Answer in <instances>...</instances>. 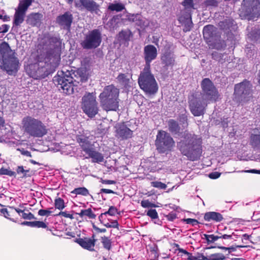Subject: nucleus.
Wrapping results in <instances>:
<instances>
[{
  "mask_svg": "<svg viewBox=\"0 0 260 260\" xmlns=\"http://www.w3.org/2000/svg\"><path fill=\"white\" fill-rule=\"evenodd\" d=\"M30 59L35 62L28 66V74L35 79H44L49 75V47L47 44H39L31 53Z\"/></svg>",
  "mask_w": 260,
  "mask_h": 260,
  "instance_id": "nucleus-1",
  "label": "nucleus"
},
{
  "mask_svg": "<svg viewBox=\"0 0 260 260\" xmlns=\"http://www.w3.org/2000/svg\"><path fill=\"white\" fill-rule=\"evenodd\" d=\"M181 153L188 159L195 161L200 159L202 153V141L195 135H187L178 143Z\"/></svg>",
  "mask_w": 260,
  "mask_h": 260,
  "instance_id": "nucleus-2",
  "label": "nucleus"
},
{
  "mask_svg": "<svg viewBox=\"0 0 260 260\" xmlns=\"http://www.w3.org/2000/svg\"><path fill=\"white\" fill-rule=\"evenodd\" d=\"M119 90L113 85L106 86L99 95L101 105L107 111H116L119 107Z\"/></svg>",
  "mask_w": 260,
  "mask_h": 260,
  "instance_id": "nucleus-3",
  "label": "nucleus"
},
{
  "mask_svg": "<svg viewBox=\"0 0 260 260\" xmlns=\"http://www.w3.org/2000/svg\"><path fill=\"white\" fill-rule=\"evenodd\" d=\"M0 58L3 61L2 69L5 70L8 74L12 75L17 71L19 61L15 56V52L6 42L0 44Z\"/></svg>",
  "mask_w": 260,
  "mask_h": 260,
  "instance_id": "nucleus-4",
  "label": "nucleus"
},
{
  "mask_svg": "<svg viewBox=\"0 0 260 260\" xmlns=\"http://www.w3.org/2000/svg\"><path fill=\"white\" fill-rule=\"evenodd\" d=\"M22 123L24 131L33 137H42L47 133L45 125L40 120L32 117H24Z\"/></svg>",
  "mask_w": 260,
  "mask_h": 260,
  "instance_id": "nucleus-5",
  "label": "nucleus"
},
{
  "mask_svg": "<svg viewBox=\"0 0 260 260\" xmlns=\"http://www.w3.org/2000/svg\"><path fill=\"white\" fill-rule=\"evenodd\" d=\"M138 83L146 94H154L158 90V85L154 76L151 73L150 69H144L138 78Z\"/></svg>",
  "mask_w": 260,
  "mask_h": 260,
  "instance_id": "nucleus-6",
  "label": "nucleus"
},
{
  "mask_svg": "<svg viewBox=\"0 0 260 260\" xmlns=\"http://www.w3.org/2000/svg\"><path fill=\"white\" fill-rule=\"evenodd\" d=\"M81 109L89 117H94L98 113V102L93 93H86L81 100Z\"/></svg>",
  "mask_w": 260,
  "mask_h": 260,
  "instance_id": "nucleus-7",
  "label": "nucleus"
},
{
  "mask_svg": "<svg viewBox=\"0 0 260 260\" xmlns=\"http://www.w3.org/2000/svg\"><path fill=\"white\" fill-rule=\"evenodd\" d=\"M101 41V33L99 30L95 29L86 34L80 44L83 49H92L99 47Z\"/></svg>",
  "mask_w": 260,
  "mask_h": 260,
  "instance_id": "nucleus-8",
  "label": "nucleus"
},
{
  "mask_svg": "<svg viewBox=\"0 0 260 260\" xmlns=\"http://www.w3.org/2000/svg\"><path fill=\"white\" fill-rule=\"evenodd\" d=\"M61 42L57 37L50 38V64L54 70L60 59Z\"/></svg>",
  "mask_w": 260,
  "mask_h": 260,
  "instance_id": "nucleus-9",
  "label": "nucleus"
},
{
  "mask_svg": "<svg viewBox=\"0 0 260 260\" xmlns=\"http://www.w3.org/2000/svg\"><path fill=\"white\" fill-rule=\"evenodd\" d=\"M251 85L249 82L245 81L235 86L234 99L237 102H245L251 96Z\"/></svg>",
  "mask_w": 260,
  "mask_h": 260,
  "instance_id": "nucleus-10",
  "label": "nucleus"
},
{
  "mask_svg": "<svg viewBox=\"0 0 260 260\" xmlns=\"http://www.w3.org/2000/svg\"><path fill=\"white\" fill-rule=\"evenodd\" d=\"M175 142L170 135L164 131H159L156 136L155 145L160 152H165L170 150Z\"/></svg>",
  "mask_w": 260,
  "mask_h": 260,
  "instance_id": "nucleus-11",
  "label": "nucleus"
},
{
  "mask_svg": "<svg viewBox=\"0 0 260 260\" xmlns=\"http://www.w3.org/2000/svg\"><path fill=\"white\" fill-rule=\"evenodd\" d=\"M53 82L57 86L59 90H62L67 94L74 92L73 79L72 77L57 75L53 78Z\"/></svg>",
  "mask_w": 260,
  "mask_h": 260,
  "instance_id": "nucleus-12",
  "label": "nucleus"
},
{
  "mask_svg": "<svg viewBox=\"0 0 260 260\" xmlns=\"http://www.w3.org/2000/svg\"><path fill=\"white\" fill-rule=\"evenodd\" d=\"M201 86L203 91V100H214L216 101L219 96L217 89L213 85L212 81L208 78L203 80Z\"/></svg>",
  "mask_w": 260,
  "mask_h": 260,
  "instance_id": "nucleus-13",
  "label": "nucleus"
},
{
  "mask_svg": "<svg viewBox=\"0 0 260 260\" xmlns=\"http://www.w3.org/2000/svg\"><path fill=\"white\" fill-rule=\"evenodd\" d=\"M206 100H203L202 98H195L189 102V108L191 113L194 116H199L204 114L205 107L207 106Z\"/></svg>",
  "mask_w": 260,
  "mask_h": 260,
  "instance_id": "nucleus-14",
  "label": "nucleus"
},
{
  "mask_svg": "<svg viewBox=\"0 0 260 260\" xmlns=\"http://www.w3.org/2000/svg\"><path fill=\"white\" fill-rule=\"evenodd\" d=\"M157 49L152 45H148L144 48V59L146 62L145 69H150V62L156 58Z\"/></svg>",
  "mask_w": 260,
  "mask_h": 260,
  "instance_id": "nucleus-15",
  "label": "nucleus"
},
{
  "mask_svg": "<svg viewBox=\"0 0 260 260\" xmlns=\"http://www.w3.org/2000/svg\"><path fill=\"white\" fill-rule=\"evenodd\" d=\"M76 5L77 7L84 8L90 12L98 13L99 11V5L92 0H78Z\"/></svg>",
  "mask_w": 260,
  "mask_h": 260,
  "instance_id": "nucleus-16",
  "label": "nucleus"
},
{
  "mask_svg": "<svg viewBox=\"0 0 260 260\" xmlns=\"http://www.w3.org/2000/svg\"><path fill=\"white\" fill-rule=\"evenodd\" d=\"M116 137L122 139H127L131 138L133 131L127 127L124 124H118L116 126Z\"/></svg>",
  "mask_w": 260,
  "mask_h": 260,
  "instance_id": "nucleus-17",
  "label": "nucleus"
},
{
  "mask_svg": "<svg viewBox=\"0 0 260 260\" xmlns=\"http://www.w3.org/2000/svg\"><path fill=\"white\" fill-rule=\"evenodd\" d=\"M73 21L72 15L70 12H66L57 17V22L63 28L69 29Z\"/></svg>",
  "mask_w": 260,
  "mask_h": 260,
  "instance_id": "nucleus-18",
  "label": "nucleus"
},
{
  "mask_svg": "<svg viewBox=\"0 0 260 260\" xmlns=\"http://www.w3.org/2000/svg\"><path fill=\"white\" fill-rule=\"evenodd\" d=\"M94 237V235H93L91 239L88 238H79L76 240V242L82 248L90 251H93L96 241Z\"/></svg>",
  "mask_w": 260,
  "mask_h": 260,
  "instance_id": "nucleus-19",
  "label": "nucleus"
},
{
  "mask_svg": "<svg viewBox=\"0 0 260 260\" xmlns=\"http://www.w3.org/2000/svg\"><path fill=\"white\" fill-rule=\"evenodd\" d=\"M203 33L204 38L210 41L216 37L217 29L213 25H208L204 27Z\"/></svg>",
  "mask_w": 260,
  "mask_h": 260,
  "instance_id": "nucleus-20",
  "label": "nucleus"
},
{
  "mask_svg": "<svg viewBox=\"0 0 260 260\" xmlns=\"http://www.w3.org/2000/svg\"><path fill=\"white\" fill-rule=\"evenodd\" d=\"M1 212L4 214L5 218L13 221L16 222V211H15V207L9 206L8 208H2L0 210Z\"/></svg>",
  "mask_w": 260,
  "mask_h": 260,
  "instance_id": "nucleus-21",
  "label": "nucleus"
},
{
  "mask_svg": "<svg viewBox=\"0 0 260 260\" xmlns=\"http://www.w3.org/2000/svg\"><path fill=\"white\" fill-rule=\"evenodd\" d=\"M179 21L184 23V26L183 31L185 32L189 31L192 27L193 23L191 21V15L188 13L186 15V17H180Z\"/></svg>",
  "mask_w": 260,
  "mask_h": 260,
  "instance_id": "nucleus-22",
  "label": "nucleus"
},
{
  "mask_svg": "<svg viewBox=\"0 0 260 260\" xmlns=\"http://www.w3.org/2000/svg\"><path fill=\"white\" fill-rule=\"evenodd\" d=\"M26 13L16 9L14 16L13 25L20 26L23 23Z\"/></svg>",
  "mask_w": 260,
  "mask_h": 260,
  "instance_id": "nucleus-23",
  "label": "nucleus"
},
{
  "mask_svg": "<svg viewBox=\"0 0 260 260\" xmlns=\"http://www.w3.org/2000/svg\"><path fill=\"white\" fill-rule=\"evenodd\" d=\"M77 142L80 144L83 150L86 153L91 148H90V143L88 140L87 137L84 136H79L77 138Z\"/></svg>",
  "mask_w": 260,
  "mask_h": 260,
  "instance_id": "nucleus-24",
  "label": "nucleus"
},
{
  "mask_svg": "<svg viewBox=\"0 0 260 260\" xmlns=\"http://www.w3.org/2000/svg\"><path fill=\"white\" fill-rule=\"evenodd\" d=\"M204 219L207 221H210L211 220H214L217 222L221 221L223 219L222 215L215 212H209L205 214Z\"/></svg>",
  "mask_w": 260,
  "mask_h": 260,
  "instance_id": "nucleus-25",
  "label": "nucleus"
},
{
  "mask_svg": "<svg viewBox=\"0 0 260 260\" xmlns=\"http://www.w3.org/2000/svg\"><path fill=\"white\" fill-rule=\"evenodd\" d=\"M40 22V14L39 13L30 14L27 18L26 23L32 26L37 25Z\"/></svg>",
  "mask_w": 260,
  "mask_h": 260,
  "instance_id": "nucleus-26",
  "label": "nucleus"
},
{
  "mask_svg": "<svg viewBox=\"0 0 260 260\" xmlns=\"http://www.w3.org/2000/svg\"><path fill=\"white\" fill-rule=\"evenodd\" d=\"M86 153L92 159V162L100 163L104 160V156L99 152L90 149Z\"/></svg>",
  "mask_w": 260,
  "mask_h": 260,
  "instance_id": "nucleus-27",
  "label": "nucleus"
},
{
  "mask_svg": "<svg viewBox=\"0 0 260 260\" xmlns=\"http://www.w3.org/2000/svg\"><path fill=\"white\" fill-rule=\"evenodd\" d=\"M116 79L118 83L122 86L125 87L129 86L130 79L127 74L122 73L119 74L116 78Z\"/></svg>",
  "mask_w": 260,
  "mask_h": 260,
  "instance_id": "nucleus-28",
  "label": "nucleus"
},
{
  "mask_svg": "<svg viewBox=\"0 0 260 260\" xmlns=\"http://www.w3.org/2000/svg\"><path fill=\"white\" fill-rule=\"evenodd\" d=\"M33 0H21L20 1L18 7V10L26 13L28 7L32 4Z\"/></svg>",
  "mask_w": 260,
  "mask_h": 260,
  "instance_id": "nucleus-29",
  "label": "nucleus"
},
{
  "mask_svg": "<svg viewBox=\"0 0 260 260\" xmlns=\"http://www.w3.org/2000/svg\"><path fill=\"white\" fill-rule=\"evenodd\" d=\"M77 214L81 218H83L86 216L89 219H95L96 217V215L92 212L90 208L82 210L80 213H78Z\"/></svg>",
  "mask_w": 260,
  "mask_h": 260,
  "instance_id": "nucleus-30",
  "label": "nucleus"
},
{
  "mask_svg": "<svg viewBox=\"0 0 260 260\" xmlns=\"http://www.w3.org/2000/svg\"><path fill=\"white\" fill-rule=\"evenodd\" d=\"M162 62L167 66L173 64L174 62V58L172 54L170 53H166L161 57Z\"/></svg>",
  "mask_w": 260,
  "mask_h": 260,
  "instance_id": "nucleus-31",
  "label": "nucleus"
},
{
  "mask_svg": "<svg viewBox=\"0 0 260 260\" xmlns=\"http://www.w3.org/2000/svg\"><path fill=\"white\" fill-rule=\"evenodd\" d=\"M124 6L121 3L110 4L108 6V9L114 11L120 12L124 9Z\"/></svg>",
  "mask_w": 260,
  "mask_h": 260,
  "instance_id": "nucleus-32",
  "label": "nucleus"
},
{
  "mask_svg": "<svg viewBox=\"0 0 260 260\" xmlns=\"http://www.w3.org/2000/svg\"><path fill=\"white\" fill-rule=\"evenodd\" d=\"M169 128L171 132L175 133H178L179 131V126L176 121L171 119L169 121Z\"/></svg>",
  "mask_w": 260,
  "mask_h": 260,
  "instance_id": "nucleus-33",
  "label": "nucleus"
},
{
  "mask_svg": "<svg viewBox=\"0 0 260 260\" xmlns=\"http://www.w3.org/2000/svg\"><path fill=\"white\" fill-rule=\"evenodd\" d=\"M139 20L136 23V24L138 26H139L141 28L145 29L147 27L149 26V21L140 16V17L139 18Z\"/></svg>",
  "mask_w": 260,
  "mask_h": 260,
  "instance_id": "nucleus-34",
  "label": "nucleus"
},
{
  "mask_svg": "<svg viewBox=\"0 0 260 260\" xmlns=\"http://www.w3.org/2000/svg\"><path fill=\"white\" fill-rule=\"evenodd\" d=\"M71 193L76 194H81L84 196H87L89 194L88 190L85 187H79L75 188L71 192Z\"/></svg>",
  "mask_w": 260,
  "mask_h": 260,
  "instance_id": "nucleus-35",
  "label": "nucleus"
},
{
  "mask_svg": "<svg viewBox=\"0 0 260 260\" xmlns=\"http://www.w3.org/2000/svg\"><path fill=\"white\" fill-rule=\"evenodd\" d=\"M132 32L129 30H122L119 34V37L120 39L124 41H128L132 36Z\"/></svg>",
  "mask_w": 260,
  "mask_h": 260,
  "instance_id": "nucleus-36",
  "label": "nucleus"
},
{
  "mask_svg": "<svg viewBox=\"0 0 260 260\" xmlns=\"http://www.w3.org/2000/svg\"><path fill=\"white\" fill-rule=\"evenodd\" d=\"M250 142L253 147L260 146V136L258 135H252Z\"/></svg>",
  "mask_w": 260,
  "mask_h": 260,
  "instance_id": "nucleus-37",
  "label": "nucleus"
},
{
  "mask_svg": "<svg viewBox=\"0 0 260 260\" xmlns=\"http://www.w3.org/2000/svg\"><path fill=\"white\" fill-rule=\"evenodd\" d=\"M182 5L185 7V9L188 12L194 9L193 0H184L182 2Z\"/></svg>",
  "mask_w": 260,
  "mask_h": 260,
  "instance_id": "nucleus-38",
  "label": "nucleus"
},
{
  "mask_svg": "<svg viewBox=\"0 0 260 260\" xmlns=\"http://www.w3.org/2000/svg\"><path fill=\"white\" fill-rule=\"evenodd\" d=\"M32 228L47 229L48 226L47 224L43 221H34Z\"/></svg>",
  "mask_w": 260,
  "mask_h": 260,
  "instance_id": "nucleus-39",
  "label": "nucleus"
},
{
  "mask_svg": "<svg viewBox=\"0 0 260 260\" xmlns=\"http://www.w3.org/2000/svg\"><path fill=\"white\" fill-rule=\"evenodd\" d=\"M0 175H8L9 176H15L16 173L15 172H13L10 170L4 168H2L1 169H0Z\"/></svg>",
  "mask_w": 260,
  "mask_h": 260,
  "instance_id": "nucleus-40",
  "label": "nucleus"
},
{
  "mask_svg": "<svg viewBox=\"0 0 260 260\" xmlns=\"http://www.w3.org/2000/svg\"><path fill=\"white\" fill-rule=\"evenodd\" d=\"M151 185L152 186L159 188L165 189L167 188V185L164 183H162L159 181H153L151 182Z\"/></svg>",
  "mask_w": 260,
  "mask_h": 260,
  "instance_id": "nucleus-41",
  "label": "nucleus"
},
{
  "mask_svg": "<svg viewBox=\"0 0 260 260\" xmlns=\"http://www.w3.org/2000/svg\"><path fill=\"white\" fill-rule=\"evenodd\" d=\"M140 15L137 14H128L126 15V18L127 19L131 22H135L136 23L139 20V18L140 17Z\"/></svg>",
  "mask_w": 260,
  "mask_h": 260,
  "instance_id": "nucleus-42",
  "label": "nucleus"
},
{
  "mask_svg": "<svg viewBox=\"0 0 260 260\" xmlns=\"http://www.w3.org/2000/svg\"><path fill=\"white\" fill-rule=\"evenodd\" d=\"M55 206L58 209H62L64 207V201L61 198L56 199L55 200Z\"/></svg>",
  "mask_w": 260,
  "mask_h": 260,
  "instance_id": "nucleus-43",
  "label": "nucleus"
},
{
  "mask_svg": "<svg viewBox=\"0 0 260 260\" xmlns=\"http://www.w3.org/2000/svg\"><path fill=\"white\" fill-rule=\"evenodd\" d=\"M104 248L108 250H110L111 248V242L110 240L107 237H102V241Z\"/></svg>",
  "mask_w": 260,
  "mask_h": 260,
  "instance_id": "nucleus-44",
  "label": "nucleus"
},
{
  "mask_svg": "<svg viewBox=\"0 0 260 260\" xmlns=\"http://www.w3.org/2000/svg\"><path fill=\"white\" fill-rule=\"evenodd\" d=\"M224 256L221 254L216 253L211 255L207 260H223Z\"/></svg>",
  "mask_w": 260,
  "mask_h": 260,
  "instance_id": "nucleus-45",
  "label": "nucleus"
},
{
  "mask_svg": "<svg viewBox=\"0 0 260 260\" xmlns=\"http://www.w3.org/2000/svg\"><path fill=\"white\" fill-rule=\"evenodd\" d=\"M179 121L181 123L183 124V127H185L187 126V116L185 114H182L179 116Z\"/></svg>",
  "mask_w": 260,
  "mask_h": 260,
  "instance_id": "nucleus-46",
  "label": "nucleus"
},
{
  "mask_svg": "<svg viewBox=\"0 0 260 260\" xmlns=\"http://www.w3.org/2000/svg\"><path fill=\"white\" fill-rule=\"evenodd\" d=\"M147 215L152 219H156L158 217V214L155 209H150L148 211Z\"/></svg>",
  "mask_w": 260,
  "mask_h": 260,
  "instance_id": "nucleus-47",
  "label": "nucleus"
},
{
  "mask_svg": "<svg viewBox=\"0 0 260 260\" xmlns=\"http://www.w3.org/2000/svg\"><path fill=\"white\" fill-rule=\"evenodd\" d=\"M22 218H23L24 219H28V220H31V219H36L37 218L34 216V214H32L31 212H28L26 213L25 211L23 213V214L21 215Z\"/></svg>",
  "mask_w": 260,
  "mask_h": 260,
  "instance_id": "nucleus-48",
  "label": "nucleus"
},
{
  "mask_svg": "<svg viewBox=\"0 0 260 260\" xmlns=\"http://www.w3.org/2000/svg\"><path fill=\"white\" fill-rule=\"evenodd\" d=\"M141 206L144 208L155 207L156 205L150 203L148 200H143L141 201Z\"/></svg>",
  "mask_w": 260,
  "mask_h": 260,
  "instance_id": "nucleus-49",
  "label": "nucleus"
},
{
  "mask_svg": "<svg viewBox=\"0 0 260 260\" xmlns=\"http://www.w3.org/2000/svg\"><path fill=\"white\" fill-rule=\"evenodd\" d=\"M17 174H23V176H25L27 173L29 172L28 170H24L23 166H18L16 170Z\"/></svg>",
  "mask_w": 260,
  "mask_h": 260,
  "instance_id": "nucleus-50",
  "label": "nucleus"
},
{
  "mask_svg": "<svg viewBox=\"0 0 260 260\" xmlns=\"http://www.w3.org/2000/svg\"><path fill=\"white\" fill-rule=\"evenodd\" d=\"M9 27H10L9 25L8 24H6L1 25L0 26V34L1 33H3V34L6 33L9 30Z\"/></svg>",
  "mask_w": 260,
  "mask_h": 260,
  "instance_id": "nucleus-51",
  "label": "nucleus"
},
{
  "mask_svg": "<svg viewBox=\"0 0 260 260\" xmlns=\"http://www.w3.org/2000/svg\"><path fill=\"white\" fill-rule=\"evenodd\" d=\"M209 239H208V243H213L215 241L217 240L218 239L220 238L219 236H214V235H210L208 236Z\"/></svg>",
  "mask_w": 260,
  "mask_h": 260,
  "instance_id": "nucleus-52",
  "label": "nucleus"
},
{
  "mask_svg": "<svg viewBox=\"0 0 260 260\" xmlns=\"http://www.w3.org/2000/svg\"><path fill=\"white\" fill-rule=\"evenodd\" d=\"M185 220L187 224H190L192 225H197L198 223V221L194 219L187 218Z\"/></svg>",
  "mask_w": 260,
  "mask_h": 260,
  "instance_id": "nucleus-53",
  "label": "nucleus"
},
{
  "mask_svg": "<svg viewBox=\"0 0 260 260\" xmlns=\"http://www.w3.org/2000/svg\"><path fill=\"white\" fill-rule=\"evenodd\" d=\"M59 215L67 218H69L71 219L74 218V217L72 214H70V213H68L66 211L65 212H60L59 213Z\"/></svg>",
  "mask_w": 260,
  "mask_h": 260,
  "instance_id": "nucleus-54",
  "label": "nucleus"
},
{
  "mask_svg": "<svg viewBox=\"0 0 260 260\" xmlns=\"http://www.w3.org/2000/svg\"><path fill=\"white\" fill-rule=\"evenodd\" d=\"M38 214L40 216H48L49 215V210L40 209L38 211Z\"/></svg>",
  "mask_w": 260,
  "mask_h": 260,
  "instance_id": "nucleus-55",
  "label": "nucleus"
},
{
  "mask_svg": "<svg viewBox=\"0 0 260 260\" xmlns=\"http://www.w3.org/2000/svg\"><path fill=\"white\" fill-rule=\"evenodd\" d=\"M220 176V173L215 172L211 173L209 174V176L211 179H217L219 178Z\"/></svg>",
  "mask_w": 260,
  "mask_h": 260,
  "instance_id": "nucleus-56",
  "label": "nucleus"
},
{
  "mask_svg": "<svg viewBox=\"0 0 260 260\" xmlns=\"http://www.w3.org/2000/svg\"><path fill=\"white\" fill-rule=\"evenodd\" d=\"M117 209L111 206L109 209V212L110 213V215L113 216L115 214V213L117 212Z\"/></svg>",
  "mask_w": 260,
  "mask_h": 260,
  "instance_id": "nucleus-57",
  "label": "nucleus"
},
{
  "mask_svg": "<svg viewBox=\"0 0 260 260\" xmlns=\"http://www.w3.org/2000/svg\"><path fill=\"white\" fill-rule=\"evenodd\" d=\"M101 182L103 184H115V182L113 180H104L103 179H101Z\"/></svg>",
  "mask_w": 260,
  "mask_h": 260,
  "instance_id": "nucleus-58",
  "label": "nucleus"
},
{
  "mask_svg": "<svg viewBox=\"0 0 260 260\" xmlns=\"http://www.w3.org/2000/svg\"><path fill=\"white\" fill-rule=\"evenodd\" d=\"M25 209H21L19 208H17L15 207V211H16V214L18 213L19 216H21V215L23 214V213L25 211Z\"/></svg>",
  "mask_w": 260,
  "mask_h": 260,
  "instance_id": "nucleus-59",
  "label": "nucleus"
},
{
  "mask_svg": "<svg viewBox=\"0 0 260 260\" xmlns=\"http://www.w3.org/2000/svg\"><path fill=\"white\" fill-rule=\"evenodd\" d=\"M92 226L93 228L99 233H105L106 232V230L105 229H100L96 226L94 224H93Z\"/></svg>",
  "mask_w": 260,
  "mask_h": 260,
  "instance_id": "nucleus-60",
  "label": "nucleus"
},
{
  "mask_svg": "<svg viewBox=\"0 0 260 260\" xmlns=\"http://www.w3.org/2000/svg\"><path fill=\"white\" fill-rule=\"evenodd\" d=\"M101 192H104V193H114V192L111 190V189H105V188H102L101 189Z\"/></svg>",
  "mask_w": 260,
  "mask_h": 260,
  "instance_id": "nucleus-61",
  "label": "nucleus"
},
{
  "mask_svg": "<svg viewBox=\"0 0 260 260\" xmlns=\"http://www.w3.org/2000/svg\"><path fill=\"white\" fill-rule=\"evenodd\" d=\"M207 257L204 255L199 256L198 257H193L191 260H207Z\"/></svg>",
  "mask_w": 260,
  "mask_h": 260,
  "instance_id": "nucleus-62",
  "label": "nucleus"
},
{
  "mask_svg": "<svg viewBox=\"0 0 260 260\" xmlns=\"http://www.w3.org/2000/svg\"><path fill=\"white\" fill-rule=\"evenodd\" d=\"M21 224L22 225H27V226H30V227H31L32 226V221H23L21 223Z\"/></svg>",
  "mask_w": 260,
  "mask_h": 260,
  "instance_id": "nucleus-63",
  "label": "nucleus"
},
{
  "mask_svg": "<svg viewBox=\"0 0 260 260\" xmlns=\"http://www.w3.org/2000/svg\"><path fill=\"white\" fill-rule=\"evenodd\" d=\"M220 249H226V250H229V252H231V251H235L236 250V248L234 247H223V246H221V247H219Z\"/></svg>",
  "mask_w": 260,
  "mask_h": 260,
  "instance_id": "nucleus-64",
  "label": "nucleus"
}]
</instances>
